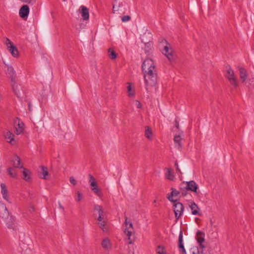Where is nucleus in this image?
<instances>
[{
	"instance_id": "obj_43",
	"label": "nucleus",
	"mask_w": 254,
	"mask_h": 254,
	"mask_svg": "<svg viewBox=\"0 0 254 254\" xmlns=\"http://www.w3.org/2000/svg\"><path fill=\"white\" fill-rule=\"evenodd\" d=\"M173 196H174V195H172V194H171V193L170 194V195H169L167 198L168 199H169V201H170L171 202H172L174 203H175L176 202H177V200H174L173 199Z\"/></svg>"
},
{
	"instance_id": "obj_6",
	"label": "nucleus",
	"mask_w": 254,
	"mask_h": 254,
	"mask_svg": "<svg viewBox=\"0 0 254 254\" xmlns=\"http://www.w3.org/2000/svg\"><path fill=\"white\" fill-rule=\"evenodd\" d=\"M129 227L128 228V244H131L136 239L135 233L133 229V225L131 222H128Z\"/></svg>"
},
{
	"instance_id": "obj_51",
	"label": "nucleus",
	"mask_w": 254,
	"mask_h": 254,
	"mask_svg": "<svg viewBox=\"0 0 254 254\" xmlns=\"http://www.w3.org/2000/svg\"><path fill=\"white\" fill-rule=\"evenodd\" d=\"M32 0H23V1L26 3H30Z\"/></svg>"
},
{
	"instance_id": "obj_48",
	"label": "nucleus",
	"mask_w": 254,
	"mask_h": 254,
	"mask_svg": "<svg viewBox=\"0 0 254 254\" xmlns=\"http://www.w3.org/2000/svg\"><path fill=\"white\" fill-rule=\"evenodd\" d=\"M122 20L123 22L127 21V16H124L122 17Z\"/></svg>"
},
{
	"instance_id": "obj_14",
	"label": "nucleus",
	"mask_w": 254,
	"mask_h": 254,
	"mask_svg": "<svg viewBox=\"0 0 254 254\" xmlns=\"http://www.w3.org/2000/svg\"><path fill=\"white\" fill-rule=\"evenodd\" d=\"M4 138L7 142L10 143L12 145H14L16 143L14 139V135L10 131H6L4 134Z\"/></svg>"
},
{
	"instance_id": "obj_2",
	"label": "nucleus",
	"mask_w": 254,
	"mask_h": 254,
	"mask_svg": "<svg viewBox=\"0 0 254 254\" xmlns=\"http://www.w3.org/2000/svg\"><path fill=\"white\" fill-rule=\"evenodd\" d=\"M94 210L95 211L94 215L97 217L98 221H101L102 220L106 219V213L101 206L95 205L94 206Z\"/></svg>"
},
{
	"instance_id": "obj_42",
	"label": "nucleus",
	"mask_w": 254,
	"mask_h": 254,
	"mask_svg": "<svg viewBox=\"0 0 254 254\" xmlns=\"http://www.w3.org/2000/svg\"><path fill=\"white\" fill-rule=\"evenodd\" d=\"M123 230L125 233H126L127 230V218H125L124 224L123 225Z\"/></svg>"
},
{
	"instance_id": "obj_4",
	"label": "nucleus",
	"mask_w": 254,
	"mask_h": 254,
	"mask_svg": "<svg viewBox=\"0 0 254 254\" xmlns=\"http://www.w3.org/2000/svg\"><path fill=\"white\" fill-rule=\"evenodd\" d=\"M173 208L175 214V218L176 219H179L183 214L184 211V205L182 203L177 202L174 204Z\"/></svg>"
},
{
	"instance_id": "obj_30",
	"label": "nucleus",
	"mask_w": 254,
	"mask_h": 254,
	"mask_svg": "<svg viewBox=\"0 0 254 254\" xmlns=\"http://www.w3.org/2000/svg\"><path fill=\"white\" fill-rule=\"evenodd\" d=\"M166 169L167 170V172L165 174L166 178L169 180L173 181L174 179L175 176L172 173L171 170L169 168H166Z\"/></svg>"
},
{
	"instance_id": "obj_18",
	"label": "nucleus",
	"mask_w": 254,
	"mask_h": 254,
	"mask_svg": "<svg viewBox=\"0 0 254 254\" xmlns=\"http://www.w3.org/2000/svg\"><path fill=\"white\" fill-rule=\"evenodd\" d=\"M162 53L164 54L170 61L173 58L172 50L169 49L167 45L164 47Z\"/></svg>"
},
{
	"instance_id": "obj_38",
	"label": "nucleus",
	"mask_w": 254,
	"mask_h": 254,
	"mask_svg": "<svg viewBox=\"0 0 254 254\" xmlns=\"http://www.w3.org/2000/svg\"><path fill=\"white\" fill-rule=\"evenodd\" d=\"M156 251L158 254H166L164 248L161 246H159L157 247Z\"/></svg>"
},
{
	"instance_id": "obj_10",
	"label": "nucleus",
	"mask_w": 254,
	"mask_h": 254,
	"mask_svg": "<svg viewBox=\"0 0 254 254\" xmlns=\"http://www.w3.org/2000/svg\"><path fill=\"white\" fill-rule=\"evenodd\" d=\"M78 11L81 14L83 20L87 21L89 18V9L84 5L80 6Z\"/></svg>"
},
{
	"instance_id": "obj_54",
	"label": "nucleus",
	"mask_w": 254,
	"mask_h": 254,
	"mask_svg": "<svg viewBox=\"0 0 254 254\" xmlns=\"http://www.w3.org/2000/svg\"><path fill=\"white\" fill-rule=\"evenodd\" d=\"M132 254H134V252H133L132 253Z\"/></svg>"
},
{
	"instance_id": "obj_33",
	"label": "nucleus",
	"mask_w": 254,
	"mask_h": 254,
	"mask_svg": "<svg viewBox=\"0 0 254 254\" xmlns=\"http://www.w3.org/2000/svg\"><path fill=\"white\" fill-rule=\"evenodd\" d=\"M145 136L148 139H150L152 136V131L149 127H146Z\"/></svg>"
},
{
	"instance_id": "obj_31",
	"label": "nucleus",
	"mask_w": 254,
	"mask_h": 254,
	"mask_svg": "<svg viewBox=\"0 0 254 254\" xmlns=\"http://www.w3.org/2000/svg\"><path fill=\"white\" fill-rule=\"evenodd\" d=\"M108 56L111 60H114L117 58V55L112 48H109L108 51Z\"/></svg>"
},
{
	"instance_id": "obj_32",
	"label": "nucleus",
	"mask_w": 254,
	"mask_h": 254,
	"mask_svg": "<svg viewBox=\"0 0 254 254\" xmlns=\"http://www.w3.org/2000/svg\"><path fill=\"white\" fill-rule=\"evenodd\" d=\"M145 52L148 53L150 52L151 50L153 49V43L152 42L144 44Z\"/></svg>"
},
{
	"instance_id": "obj_16",
	"label": "nucleus",
	"mask_w": 254,
	"mask_h": 254,
	"mask_svg": "<svg viewBox=\"0 0 254 254\" xmlns=\"http://www.w3.org/2000/svg\"><path fill=\"white\" fill-rule=\"evenodd\" d=\"M29 13V8L28 5H23L20 9L19 14L21 17H27Z\"/></svg>"
},
{
	"instance_id": "obj_22",
	"label": "nucleus",
	"mask_w": 254,
	"mask_h": 254,
	"mask_svg": "<svg viewBox=\"0 0 254 254\" xmlns=\"http://www.w3.org/2000/svg\"><path fill=\"white\" fill-rule=\"evenodd\" d=\"M22 173L23 174V179L25 181L27 182L31 181V172L29 170L23 168Z\"/></svg>"
},
{
	"instance_id": "obj_37",
	"label": "nucleus",
	"mask_w": 254,
	"mask_h": 254,
	"mask_svg": "<svg viewBox=\"0 0 254 254\" xmlns=\"http://www.w3.org/2000/svg\"><path fill=\"white\" fill-rule=\"evenodd\" d=\"M131 104L133 107H135L139 109L142 106L141 103L138 100H133Z\"/></svg>"
},
{
	"instance_id": "obj_26",
	"label": "nucleus",
	"mask_w": 254,
	"mask_h": 254,
	"mask_svg": "<svg viewBox=\"0 0 254 254\" xmlns=\"http://www.w3.org/2000/svg\"><path fill=\"white\" fill-rule=\"evenodd\" d=\"M174 140L176 147L180 149L182 147L181 137L180 135H175Z\"/></svg>"
},
{
	"instance_id": "obj_1",
	"label": "nucleus",
	"mask_w": 254,
	"mask_h": 254,
	"mask_svg": "<svg viewBox=\"0 0 254 254\" xmlns=\"http://www.w3.org/2000/svg\"><path fill=\"white\" fill-rule=\"evenodd\" d=\"M146 90L148 86H155L157 83V75L154 62L150 59H145L142 64Z\"/></svg>"
},
{
	"instance_id": "obj_27",
	"label": "nucleus",
	"mask_w": 254,
	"mask_h": 254,
	"mask_svg": "<svg viewBox=\"0 0 254 254\" xmlns=\"http://www.w3.org/2000/svg\"><path fill=\"white\" fill-rule=\"evenodd\" d=\"M7 172L8 175L12 178H17V173L15 169L12 167H9L7 169Z\"/></svg>"
},
{
	"instance_id": "obj_28",
	"label": "nucleus",
	"mask_w": 254,
	"mask_h": 254,
	"mask_svg": "<svg viewBox=\"0 0 254 254\" xmlns=\"http://www.w3.org/2000/svg\"><path fill=\"white\" fill-rule=\"evenodd\" d=\"M24 130V124L22 123H18L15 127V132L16 134H21Z\"/></svg>"
},
{
	"instance_id": "obj_20",
	"label": "nucleus",
	"mask_w": 254,
	"mask_h": 254,
	"mask_svg": "<svg viewBox=\"0 0 254 254\" xmlns=\"http://www.w3.org/2000/svg\"><path fill=\"white\" fill-rule=\"evenodd\" d=\"M8 211L5 205L0 202V216L2 218L5 217L8 215Z\"/></svg>"
},
{
	"instance_id": "obj_50",
	"label": "nucleus",
	"mask_w": 254,
	"mask_h": 254,
	"mask_svg": "<svg viewBox=\"0 0 254 254\" xmlns=\"http://www.w3.org/2000/svg\"><path fill=\"white\" fill-rule=\"evenodd\" d=\"M59 207L63 210H64V207L61 205V204L59 202Z\"/></svg>"
},
{
	"instance_id": "obj_7",
	"label": "nucleus",
	"mask_w": 254,
	"mask_h": 254,
	"mask_svg": "<svg viewBox=\"0 0 254 254\" xmlns=\"http://www.w3.org/2000/svg\"><path fill=\"white\" fill-rule=\"evenodd\" d=\"M5 67H6V73L9 76L11 81L13 83L12 86L13 89L14 90V86L15 84V71L11 65L5 64Z\"/></svg>"
},
{
	"instance_id": "obj_21",
	"label": "nucleus",
	"mask_w": 254,
	"mask_h": 254,
	"mask_svg": "<svg viewBox=\"0 0 254 254\" xmlns=\"http://www.w3.org/2000/svg\"><path fill=\"white\" fill-rule=\"evenodd\" d=\"M102 248L105 250H110L112 248V245L110 240L107 238H104L101 243Z\"/></svg>"
},
{
	"instance_id": "obj_29",
	"label": "nucleus",
	"mask_w": 254,
	"mask_h": 254,
	"mask_svg": "<svg viewBox=\"0 0 254 254\" xmlns=\"http://www.w3.org/2000/svg\"><path fill=\"white\" fill-rule=\"evenodd\" d=\"M185 186V184L182 183L180 185V193L182 196H186L189 194L188 192V191L189 190L187 189H186Z\"/></svg>"
},
{
	"instance_id": "obj_53",
	"label": "nucleus",
	"mask_w": 254,
	"mask_h": 254,
	"mask_svg": "<svg viewBox=\"0 0 254 254\" xmlns=\"http://www.w3.org/2000/svg\"><path fill=\"white\" fill-rule=\"evenodd\" d=\"M130 19V17L128 15V21Z\"/></svg>"
},
{
	"instance_id": "obj_19",
	"label": "nucleus",
	"mask_w": 254,
	"mask_h": 254,
	"mask_svg": "<svg viewBox=\"0 0 254 254\" xmlns=\"http://www.w3.org/2000/svg\"><path fill=\"white\" fill-rule=\"evenodd\" d=\"M240 77L242 80V82L244 83L246 81L247 77L248 74L246 69L242 67H240L239 68Z\"/></svg>"
},
{
	"instance_id": "obj_9",
	"label": "nucleus",
	"mask_w": 254,
	"mask_h": 254,
	"mask_svg": "<svg viewBox=\"0 0 254 254\" xmlns=\"http://www.w3.org/2000/svg\"><path fill=\"white\" fill-rule=\"evenodd\" d=\"M6 44L7 45H9V46H7V49L11 54L14 57H18L19 53L17 48L13 45L12 42L8 39H6Z\"/></svg>"
},
{
	"instance_id": "obj_40",
	"label": "nucleus",
	"mask_w": 254,
	"mask_h": 254,
	"mask_svg": "<svg viewBox=\"0 0 254 254\" xmlns=\"http://www.w3.org/2000/svg\"><path fill=\"white\" fill-rule=\"evenodd\" d=\"M171 190H172V191H171V194H172V195H174V196H177L180 193V192L179 191H178V190H177L176 189L172 188Z\"/></svg>"
},
{
	"instance_id": "obj_34",
	"label": "nucleus",
	"mask_w": 254,
	"mask_h": 254,
	"mask_svg": "<svg viewBox=\"0 0 254 254\" xmlns=\"http://www.w3.org/2000/svg\"><path fill=\"white\" fill-rule=\"evenodd\" d=\"M6 225L7 227L9 229H14L15 228V224L11 218L9 219V220L7 222Z\"/></svg>"
},
{
	"instance_id": "obj_24",
	"label": "nucleus",
	"mask_w": 254,
	"mask_h": 254,
	"mask_svg": "<svg viewBox=\"0 0 254 254\" xmlns=\"http://www.w3.org/2000/svg\"><path fill=\"white\" fill-rule=\"evenodd\" d=\"M49 175V173L48 172V169L47 167L42 166L41 167V171L40 172V178L47 179V176Z\"/></svg>"
},
{
	"instance_id": "obj_52",
	"label": "nucleus",
	"mask_w": 254,
	"mask_h": 254,
	"mask_svg": "<svg viewBox=\"0 0 254 254\" xmlns=\"http://www.w3.org/2000/svg\"><path fill=\"white\" fill-rule=\"evenodd\" d=\"M116 8L115 7V5H113V12H114L115 11H116Z\"/></svg>"
},
{
	"instance_id": "obj_13",
	"label": "nucleus",
	"mask_w": 254,
	"mask_h": 254,
	"mask_svg": "<svg viewBox=\"0 0 254 254\" xmlns=\"http://www.w3.org/2000/svg\"><path fill=\"white\" fill-rule=\"evenodd\" d=\"M0 188H1V193L2 195L3 198L7 202L11 203L10 199H9V196L8 194V190L7 189L6 186L3 183H1L0 184Z\"/></svg>"
},
{
	"instance_id": "obj_17",
	"label": "nucleus",
	"mask_w": 254,
	"mask_h": 254,
	"mask_svg": "<svg viewBox=\"0 0 254 254\" xmlns=\"http://www.w3.org/2000/svg\"><path fill=\"white\" fill-rule=\"evenodd\" d=\"M12 166L15 168H23V164L21 162L20 158L15 155L14 159L11 160Z\"/></svg>"
},
{
	"instance_id": "obj_3",
	"label": "nucleus",
	"mask_w": 254,
	"mask_h": 254,
	"mask_svg": "<svg viewBox=\"0 0 254 254\" xmlns=\"http://www.w3.org/2000/svg\"><path fill=\"white\" fill-rule=\"evenodd\" d=\"M226 77L229 81L231 84L236 88L238 86V82L236 78L234 77V72L230 66L227 67V72Z\"/></svg>"
},
{
	"instance_id": "obj_49",
	"label": "nucleus",
	"mask_w": 254,
	"mask_h": 254,
	"mask_svg": "<svg viewBox=\"0 0 254 254\" xmlns=\"http://www.w3.org/2000/svg\"><path fill=\"white\" fill-rule=\"evenodd\" d=\"M90 185L92 187V188H94V187H97V184H96V182H94V183L93 182H91V183H90Z\"/></svg>"
},
{
	"instance_id": "obj_5",
	"label": "nucleus",
	"mask_w": 254,
	"mask_h": 254,
	"mask_svg": "<svg viewBox=\"0 0 254 254\" xmlns=\"http://www.w3.org/2000/svg\"><path fill=\"white\" fill-rule=\"evenodd\" d=\"M182 184H185V187L186 189L189 191L197 193V190L198 189V185L194 181H190L188 182H183Z\"/></svg>"
},
{
	"instance_id": "obj_8",
	"label": "nucleus",
	"mask_w": 254,
	"mask_h": 254,
	"mask_svg": "<svg viewBox=\"0 0 254 254\" xmlns=\"http://www.w3.org/2000/svg\"><path fill=\"white\" fill-rule=\"evenodd\" d=\"M205 234L204 232L198 230L196 234V240L199 244V246L201 249H204L206 247L203 244L205 241L204 239Z\"/></svg>"
},
{
	"instance_id": "obj_39",
	"label": "nucleus",
	"mask_w": 254,
	"mask_h": 254,
	"mask_svg": "<svg viewBox=\"0 0 254 254\" xmlns=\"http://www.w3.org/2000/svg\"><path fill=\"white\" fill-rule=\"evenodd\" d=\"M91 190L94 191L95 193H96L98 196H100L101 195V192H100L97 187L92 188Z\"/></svg>"
},
{
	"instance_id": "obj_23",
	"label": "nucleus",
	"mask_w": 254,
	"mask_h": 254,
	"mask_svg": "<svg viewBox=\"0 0 254 254\" xmlns=\"http://www.w3.org/2000/svg\"><path fill=\"white\" fill-rule=\"evenodd\" d=\"M190 208L191 210V213L193 215H199V216H201V213H200L198 210L197 209H199V208H198V206L196 205V204L193 202L192 203H191V204L190 205Z\"/></svg>"
},
{
	"instance_id": "obj_47",
	"label": "nucleus",
	"mask_w": 254,
	"mask_h": 254,
	"mask_svg": "<svg viewBox=\"0 0 254 254\" xmlns=\"http://www.w3.org/2000/svg\"><path fill=\"white\" fill-rule=\"evenodd\" d=\"M175 127L177 128H179V122L177 121V120H175Z\"/></svg>"
},
{
	"instance_id": "obj_46",
	"label": "nucleus",
	"mask_w": 254,
	"mask_h": 254,
	"mask_svg": "<svg viewBox=\"0 0 254 254\" xmlns=\"http://www.w3.org/2000/svg\"><path fill=\"white\" fill-rule=\"evenodd\" d=\"M89 177L90 183H91V182L94 183L96 182L95 178L91 174L89 175Z\"/></svg>"
},
{
	"instance_id": "obj_55",
	"label": "nucleus",
	"mask_w": 254,
	"mask_h": 254,
	"mask_svg": "<svg viewBox=\"0 0 254 254\" xmlns=\"http://www.w3.org/2000/svg\"><path fill=\"white\" fill-rule=\"evenodd\" d=\"M66 0H63V1H65Z\"/></svg>"
},
{
	"instance_id": "obj_15",
	"label": "nucleus",
	"mask_w": 254,
	"mask_h": 254,
	"mask_svg": "<svg viewBox=\"0 0 254 254\" xmlns=\"http://www.w3.org/2000/svg\"><path fill=\"white\" fill-rule=\"evenodd\" d=\"M97 224L99 227L102 229L103 232L107 233L109 230V226L105 219L102 220L101 221H98Z\"/></svg>"
},
{
	"instance_id": "obj_25",
	"label": "nucleus",
	"mask_w": 254,
	"mask_h": 254,
	"mask_svg": "<svg viewBox=\"0 0 254 254\" xmlns=\"http://www.w3.org/2000/svg\"><path fill=\"white\" fill-rule=\"evenodd\" d=\"M203 249L199 247H193L190 250V254H203Z\"/></svg>"
},
{
	"instance_id": "obj_12",
	"label": "nucleus",
	"mask_w": 254,
	"mask_h": 254,
	"mask_svg": "<svg viewBox=\"0 0 254 254\" xmlns=\"http://www.w3.org/2000/svg\"><path fill=\"white\" fill-rule=\"evenodd\" d=\"M183 232L181 229L179 233V240H178V247L179 249L180 252L182 254H187L186 251L185 249L184 244H183Z\"/></svg>"
},
{
	"instance_id": "obj_11",
	"label": "nucleus",
	"mask_w": 254,
	"mask_h": 254,
	"mask_svg": "<svg viewBox=\"0 0 254 254\" xmlns=\"http://www.w3.org/2000/svg\"><path fill=\"white\" fill-rule=\"evenodd\" d=\"M140 39L142 43L144 44L152 42V34L148 30L140 36Z\"/></svg>"
},
{
	"instance_id": "obj_36",
	"label": "nucleus",
	"mask_w": 254,
	"mask_h": 254,
	"mask_svg": "<svg viewBox=\"0 0 254 254\" xmlns=\"http://www.w3.org/2000/svg\"><path fill=\"white\" fill-rule=\"evenodd\" d=\"M128 96H133L135 94V92L132 90L131 86L130 83L128 82Z\"/></svg>"
},
{
	"instance_id": "obj_44",
	"label": "nucleus",
	"mask_w": 254,
	"mask_h": 254,
	"mask_svg": "<svg viewBox=\"0 0 254 254\" xmlns=\"http://www.w3.org/2000/svg\"><path fill=\"white\" fill-rule=\"evenodd\" d=\"M158 42H159L160 43H162V44L165 43V44H166L167 45L168 44L167 41L163 37H160L158 39Z\"/></svg>"
},
{
	"instance_id": "obj_45",
	"label": "nucleus",
	"mask_w": 254,
	"mask_h": 254,
	"mask_svg": "<svg viewBox=\"0 0 254 254\" xmlns=\"http://www.w3.org/2000/svg\"><path fill=\"white\" fill-rule=\"evenodd\" d=\"M175 166L176 167V171L178 173L182 174V172L181 171V170L179 167V165H178V163L177 162V161H176L175 163Z\"/></svg>"
},
{
	"instance_id": "obj_35",
	"label": "nucleus",
	"mask_w": 254,
	"mask_h": 254,
	"mask_svg": "<svg viewBox=\"0 0 254 254\" xmlns=\"http://www.w3.org/2000/svg\"><path fill=\"white\" fill-rule=\"evenodd\" d=\"M76 196L75 199L76 202H79L83 199V195L79 191H76Z\"/></svg>"
},
{
	"instance_id": "obj_41",
	"label": "nucleus",
	"mask_w": 254,
	"mask_h": 254,
	"mask_svg": "<svg viewBox=\"0 0 254 254\" xmlns=\"http://www.w3.org/2000/svg\"><path fill=\"white\" fill-rule=\"evenodd\" d=\"M69 181L70 183L73 185V186H75L77 184V182L73 177H70L69 178Z\"/></svg>"
}]
</instances>
